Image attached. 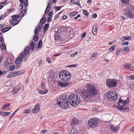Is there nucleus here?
Returning <instances> with one entry per match:
<instances>
[{
	"mask_svg": "<svg viewBox=\"0 0 134 134\" xmlns=\"http://www.w3.org/2000/svg\"><path fill=\"white\" fill-rule=\"evenodd\" d=\"M51 21V19L50 17H48L47 19V22L50 23Z\"/></svg>",
	"mask_w": 134,
	"mask_h": 134,
	"instance_id": "53",
	"label": "nucleus"
},
{
	"mask_svg": "<svg viewBox=\"0 0 134 134\" xmlns=\"http://www.w3.org/2000/svg\"><path fill=\"white\" fill-rule=\"evenodd\" d=\"M53 14V12L52 11H51L48 14V16L50 17Z\"/></svg>",
	"mask_w": 134,
	"mask_h": 134,
	"instance_id": "55",
	"label": "nucleus"
},
{
	"mask_svg": "<svg viewBox=\"0 0 134 134\" xmlns=\"http://www.w3.org/2000/svg\"><path fill=\"white\" fill-rule=\"evenodd\" d=\"M30 48L29 46H26L25 49H24V54L23 53H21L20 54V56L23 58V59L25 58V55H27L30 52Z\"/></svg>",
	"mask_w": 134,
	"mask_h": 134,
	"instance_id": "13",
	"label": "nucleus"
},
{
	"mask_svg": "<svg viewBox=\"0 0 134 134\" xmlns=\"http://www.w3.org/2000/svg\"><path fill=\"white\" fill-rule=\"evenodd\" d=\"M54 78V75L53 74H51L48 77V81H52Z\"/></svg>",
	"mask_w": 134,
	"mask_h": 134,
	"instance_id": "25",
	"label": "nucleus"
},
{
	"mask_svg": "<svg viewBox=\"0 0 134 134\" xmlns=\"http://www.w3.org/2000/svg\"><path fill=\"white\" fill-rule=\"evenodd\" d=\"M14 10V9H11L9 10L8 11V14L12 12Z\"/></svg>",
	"mask_w": 134,
	"mask_h": 134,
	"instance_id": "52",
	"label": "nucleus"
},
{
	"mask_svg": "<svg viewBox=\"0 0 134 134\" xmlns=\"http://www.w3.org/2000/svg\"><path fill=\"white\" fill-rule=\"evenodd\" d=\"M71 75L70 73L68 71L64 70L60 72L59 74L60 78L63 81H66L70 79Z\"/></svg>",
	"mask_w": 134,
	"mask_h": 134,
	"instance_id": "4",
	"label": "nucleus"
},
{
	"mask_svg": "<svg viewBox=\"0 0 134 134\" xmlns=\"http://www.w3.org/2000/svg\"><path fill=\"white\" fill-rule=\"evenodd\" d=\"M77 132V131L76 128H74V127L72 129L71 131V134H74Z\"/></svg>",
	"mask_w": 134,
	"mask_h": 134,
	"instance_id": "24",
	"label": "nucleus"
},
{
	"mask_svg": "<svg viewBox=\"0 0 134 134\" xmlns=\"http://www.w3.org/2000/svg\"><path fill=\"white\" fill-rule=\"evenodd\" d=\"M47 130H46V129L43 130H42L41 132L43 134V133H45L46 132H47Z\"/></svg>",
	"mask_w": 134,
	"mask_h": 134,
	"instance_id": "56",
	"label": "nucleus"
},
{
	"mask_svg": "<svg viewBox=\"0 0 134 134\" xmlns=\"http://www.w3.org/2000/svg\"><path fill=\"white\" fill-rule=\"evenodd\" d=\"M26 9L23 10L20 13L19 15L20 17H23L25 14L26 13Z\"/></svg>",
	"mask_w": 134,
	"mask_h": 134,
	"instance_id": "20",
	"label": "nucleus"
},
{
	"mask_svg": "<svg viewBox=\"0 0 134 134\" xmlns=\"http://www.w3.org/2000/svg\"><path fill=\"white\" fill-rule=\"evenodd\" d=\"M15 67V66L14 65L12 66V65H11L10 66V67L9 68V70L10 71H12L14 70Z\"/></svg>",
	"mask_w": 134,
	"mask_h": 134,
	"instance_id": "44",
	"label": "nucleus"
},
{
	"mask_svg": "<svg viewBox=\"0 0 134 134\" xmlns=\"http://www.w3.org/2000/svg\"><path fill=\"white\" fill-rule=\"evenodd\" d=\"M52 5L51 0H48V3L45 10L44 14H47L48 13L50 10L51 5Z\"/></svg>",
	"mask_w": 134,
	"mask_h": 134,
	"instance_id": "15",
	"label": "nucleus"
},
{
	"mask_svg": "<svg viewBox=\"0 0 134 134\" xmlns=\"http://www.w3.org/2000/svg\"><path fill=\"white\" fill-rule=\"evenodd\" d=\"M131 39V38L130 36H128V37L124 36L123 38H121V40L122 41H123L125 40H130Z\"/></svg>",
	"mask_w": 134,
	"mask_h": 134,
	"instance_id": "23",
	"label": "nucleus"
},
{
	"mask_svg": "<svg viewBox=\"0 0 134 134\" xmlns=\"http://www.w3.org/2000/svg\"><path fill=\"white\" fill-rule=\"evenodd\" d=\"M28 0H24L23 4L24 7H27L28 5Z\"/></svg>",
	"mask_w": 134,
	"mask_h": 134,
	"instance_id": "35",
	"label": "nucleus"
},
{
	"mask_svg": "<svg viewBox=\"0 0 134 134\" xmlns=\"http://www.w3.org/2000/svg\"><path fill=\"white\" fill-rule=\"evenodd\" d=\"M0 46L2 49V50H4L6 48V47L5 45L3 43H1Z\"/></svg>",
	"mask_w": 134,
	"mask_h": 134,
	"instance_id": "36",
	"label": "nucleus"
},
{
	"mask_svg": "<svg viewBox=\"0 0 134 134\" xmlns=\"http://www.w3.org/2000/svg\"><path fill=\"white\" fill-rule=\"evenodd\" d=\"M57 102L58 105L62 108L66 109L69 107L68 98L66 96H62L58 98Z\"/></svg>",
	"mask_w": 134,
	"mask_h": 134,
	"instance_id": "3",
	"label": "nucleus"
},
{
	"mask_svg": "<svg viewBox=\"0 0 134 134\" xmlns=\"http://www.w3.org/2000/svg\"><path fill=\"white\" fill-rule=\"evenodd\" d=\"M20 7V10H22L23 8V3H21V4L19 5Z\"/></svg>",
	"mask_w": 134,
	"mask_h": 134,
	"instance_id": "58",
	"label": "nucleus"
},
{
	"mask_svg": "<svg viewBox=\"0 0 134 134\" xmlns=\"http://www.w3.org/2000/svg\"><path fill=\"white\" fill-rule=\"evenodd\" d=\"M22 58H23L21 56V57H20L17 58L15 60V63L16 64H18L20 63L21 62Z\"/></svg>",
	"mask_w": 134,
	"mask_h": 134,
	"instance_id": "19",
	"label": "nucleus"
},
{
	"mask_svg": "<svg viewBox=\"0 0 134 134\" xmlns=\"http://www.w3.org/2000/svg\"><path fill=\"white\" fill-rule=\"evenodd\" d=\"M120 52V51L119 50H117L115 52L116 55H119Z\"/></svg>",
	"mask_w": 134,
	"mask_h": 134,
	"instance_id": "54",
	"label": "nucleus"
},
{
	"mask_svg": "<svg viewBox=\"0 0 134 134\" xmlns=\"http://www.w3.org/2000/svg\"><path fill=\"white\" fill-rule=\"evenodd\" d=\"M97 16V15L96 14L94 13L92 15V17L93 18H95Z\"/></svg>",
	"mask_w": 134,
	"mask_h": 134,
	"instance_id": "49",
	"label": "nucleus"
},
{
	"mask_svg": "<svg viewBox=\"0 0 134 134\" xmlns=\"http://www.w3.org/2000/svg\"><path fill=\"white\" fill-rule=\"evenodd\" d=\"M88 123L89 126L91 128H96L97 126L98 121L96 119L92 118L88 120Z\"/></svg>",
	"mask_w": 134,
	"mask_h": 134,
	"instance_id": "7",
	"label": "nucleus"
},
{
	"mask_svg": "<svg viewBox=\"0 0 134 134\" xmlns=\"http://www.w3.org/2000/svg\"><path fill=\"white\" fill-rule=\"evenodd\" d=\"M54 8L56 10H60L61 7H60L57 6H55L54 7Z\"/></svg>",
	"mask_w": 134,
	"mask_h": 134,
	"instance_id": "47",
	"label": "nucleus"
},
{
	"mask_svg": "<svg viewBox=\"0 0 134 134\" xmlns=\"http://www.w3.org/2000/svg\"><path fill=\"white\" fill-rule=\"evenodd\" d=\"M38 39V37L36 35H34V37L33 38V40L34 41L36 42H37Z\"/></svg>",
	"mask_w": 134,
	"mask_h": 134,
	"instance_id": "37",
	"label": "nucleus"
},
{
	"mask_svg": "<svg viewBox=\"0 0 134 134\" xmlns=\"http://www.w3.org/2000/svg\"><path fill=\"white\" fill-rule=\"evenodd\" d=\"M42 45V41L41 40L39 41L38 44V48H41Z\"/></svg>",
	"mask_w": 134,
	"mask_h": 134,
	"instance_id": "40",
	"label": "nucleus"
},
{
	"mask_svg": "<svg viewBox=\"0 0 134 134\" xmlns=\"http://www.w3.org/2000/svg\"><path fill=\"white\" fill-rule=\"evenodd\" d=\"M122 2L124 4L128 3L129 2V0H121Z\"/></svg>",
	"mask_w": 134,
	"mask_h": 134,
	"instance_id": "45",
	"label": "nucleus"
},
{
	"mask_svg": "<svg viewBox=\"0 0 134 134\" xmlns=\"http://www.w3.org/2000/svg\"><path fill=\"white\" fill-rule=\"evenodd\" d=\"M18 88L19 91L20 90H23L24 89V86L23 85H21Z\"/></svg>",
	"mask_w": 134,
	"mask_h": 134,
	"instance_id": "43",
	"label": "nucleus"
},
{
	"mask_svg": "<svg viewBox=\"0 0 134 134\" xmlns=\"http://www.w3.org/2000/svg\"><path fill=\"white\" fill-rule=\"evenodd\" d=\"M41 88L43 90L38 89V91L39 93L41 94H44L47 93L48 92V90L46 89V83L44 82L41 83Z\"/></svg>",
	"mask_w": 134,
	"mask_h": 134,
	"instance_id": "8",
	"label": "nucleus"
},
{
	"mask_svg": "<svg viewBox=\"0 0 134 134\" xmlns=\"http://www.w3.org/2000/svg\"><path fill=\"white\" fill-rule=\"evenodd\" d=\"M67 18V16L66 15H64L62 18V19H65Z\"/></svg>",
	"mask_w": 134,
	"mask_h": 134,
	"instance_id": "60",
	"label": "nucleus"
},
{
	"mask_svg": "<svg viewBox=\"0 0 134 134\" xmlns=\"http://www.w3.org/2000/svg\"><path fill=\"white\" fill-rule=\"evenodd\" d=\"M107 97L108 98H111L113 100H115L117 98V96L115 91H111L107 93Z\"/></svg>",
	"mask_w": 134,
	"mask_h": 134,
	"instance_id": "9",
	"label": "nucleus"
},
{
	"mask_svg": "<svg viewBox=\"0 0 134 134\" xmlns=\"http://www.w3.org/2000/svg\"><path fill=\"white\" fill-rule=\"evenodd\" d=\"M130 78L131 80L134 79V75H131L130 76Z\"/></svg>",
	"mask_w": 134,
	"mask_h": 134,
	"instance_id": "62",
	"label": "nucleus"
},
{
	"mask_svg": "<svg viewBox=\"0 0 134 134\" xmlns=\"http://www.w3.org/2000/svg\"><path fill=\"white\" fill-rule=\"evenodd\" d=\"M80 100V96L76 94H72L68 97V102L70 105L75 107L78 105Z\"/></svg>",
	"mask_w": 134,
	"mask_h": 134,
	"instance_id": "2",
	"label": "nucleus"
},
{
	"mask_svg": "<svg viewBox=\"0 0 134 134\" xmlns=\"http://www.w3.org/2000/svg\"><path fill=\"white\" fill-rule=\"evenodd\" d=\"M11 27H6L5 28H4L2 29L1 30V31L3 32H5L8 31L11 29Z\"/></svg>",
	"mask_w": 134,
	"mask_h": 134,
	"instance_id": "22",
	"label": "nucleus"
},
{
	"mask_svg": "<svg viewBox=\"0 0 134 134\" xmlns=\"http://www.w3.org/2000/svg\"><path fill=\"white\" fill-rule=\"evenodd\" d=\"M129 9H125L124 11V14L127 15L128 17L130 18H134V14L132 13L131 11L130 8Z\"/></svg>",
	"mask_w": 134,
	"mask_h": 134,
	"instance_id": "11",
	"label": "nucleus"
},
{
	"mask_svg": "<svg viewBox=\"0 0 134 134\" xmlns=\"http://www.w3.org/2000/svg\"><path fill=\"white\" fill-rule=\"evenodd\" d=\"M49 24H45L43 30L44 32H46L47 30L48 29L49 26Z\"/></svg>",
	"mask_w": 134,
	"mask_h": 134,
	"instance_id": "29",
	"label": "nucleus"
},
{
	"mask_svg": "<svg viewBox=\"0 0 134 134\" xmlns=\"http://www.w3.org/2000/svg\"><path fill=\"white\" fill-rule=\"evenodd\" d=\"M77 54V52H76L74 53H73L71 54L70 55L71 57H73L74 56L76 55Z\"/></svg>",
	"mask_w": 134,
	"mask_h": 134,
	"instance_id": "61",
	"label": "nucleus"
},
{
	"mask_svg": "<svg viewBox=\"0 0 134 134\" xmlns=\"http://www.w3.org/2000/svg\"><path fill=\"white\" fill-rule=\"evenodd\" d=\"M74 4H75L76 5H78V6H79L80 7H81V6L79 2H75Z\"/></svg>",
	"mask_w": 134,
	"mask_h": 134,
	"instance_id": "50",
	"label": "nucleus"
},
{
	"mask_svg": "<svg viewBox=\"0 0 134 134\" xmlns=\"http://www.w3.org/2000/svg\"><path fill=\"white\" fill-rule=\"evenodd\" d=\"M77 13H78L77 12H73L71 13L70 14V16L71 17L74 16L77 14Z\"/></svg>",
	"mask_w": 134,
	"mask_h": 134,
	"instance_id": "33",
	"label": "nucleus"
},
{
	"mask_svg": "<svg viewBox=\"0 0 134 134\" xmlns=\"http://www.w3.org/2000/svg\"><path fill=\"white\" fill-rule=\"evenodd\" d=\"M122 44L123 45H127L129 44V42H123Z\"/></svg>",
	"mask_w": 134,
	"mask_h": 134,
	"instance_id": "57",
	"label": "nucleus"
},
{
	"mask_svg": "<svg viewBox=\"0 0 134 134\" xmlns=\"http://www.w3.org/2000/svg\"><path fill=\"white\" fill-rule=\"evenodd\" d=\"M80 16H81V15H80V14H78L77 15V16L76 17L74 18V20H76V19H77L78 18L80 17Z\"/></svg>",
	"mask_w": 134,
	"mask_h": 134,
	"instance_id": "59",
	"label": "nucleus"
},
{
	"mask_svg": "<svg viewBox=\"0 0 134 134\" xmlns=\"http://www.w3.org/2000/svg\"><path fill=\"white\" fill-rule=\"evenodd\" d=\"M19 15H13L12 16V19H18L19 17Z\"/></svg>",
	"mask_w": 134,
	"mask_h": 134,
	"instance_id": "39",
	"label": "nucleus"
},
{
	"mask_svg": "<svg viewBox=\"0 0 134 134\" xmlns=\"http://www.w3.org/2000/svg\"><path fill=\"white\" fill-rule=\"evenodd\" d=\"M116 48V46L115 45H113L109 49V51L110 52H111L113 51Z\"/></svg>",
	"mask_w": 134,
	"mask_h": 134,
	"instance_id": "31",
	"label": "nucleus"
},
{
	"mask_svg": "<svg viewBox=\"0 0 134 134\" xmlns=\"http://www.w3.org/2000/svg\"><path fill=\"white\" fill-rule=\"evenodd\" d=\"M107 86L109 88L115 87L117 85V82L115 79H107L106 80Z\"/></svg>",
	"mask_w": 134,
	"mask_h": 134,
	"instance_id": "6",
	"label": "nucleus"
},
{
	"mask_svg": "<svg viewBox=\"0 0 134 134\" xmlns=\"http://www.w3.org/2000/svg\"><path fill=\"white\" fill-rule=\"evenodd\" d=\"M58 85L60 86L63 87H65L66 85V83H63L62 82H59L58 83Z\"/></svg>",
	"mask_w": 134,
	"mask_h": 134,
	"instance_id": "30",
	"label": "nucleus"
},
{
	"mask_svg": "<svg viewBox=\"0 0 134 134\" xmlns=\"http://www.w3.org/2000/svg\"><path fill=\"white\" fill-rule=\"evenodd\" d=\"M40 109V106L38 104H36L34 108L32 110V113H37L39 112Z\"/></svg>",
	"mask_w": 134,
	"mask_h": 134,
	"instance_id": "14",
	"label": "nucleus"
},
{
	"mask_svg": "<svg viewBox=\"0 0 134 134\" xmlns=\"http://www.w3.org/2000/svg\"><path fill=\"white\" fill-rule=\"evenodd\" d=\"M129 102V100L127 99L124 101L121 99H120L119 101L118 105L116 106V108L121 111L125 110V108L122 107L126 106Z\"/></svg>",
	"mask_w": 134,
	"mask_h": 134,
	"instance_id": "5",
	"label": "nucleus"
},
{
	"mask_svg": "<svg viewBox=\"0 0 134 134\" xmlns=\"http://www.w3.org/2000/svg\"><path fill=\"white\" fill-rule=\"evenodd\" d=\"M97 31V26L96 25H94L93 27L92 32L94 34H96Z\"/></svg>",
	"mask_w": 134,
	"mask_h": 134,
	"instance_id": "21",
	"label": "nucleus"
},
{
	"mask_svg": "<svg viewBox=\"0 0 134 134\" xmlns=\"http://www.w3.org/2000/svg\"><path fill=\"white\" fill-rule=\"evenodd\" d=\"M10 106V104L9 103L7 104L4 105L2 107V109H4L7 107H9Z\"/></svg>",
	"mask_w": 134,
	"mask_h": 134,
	"instance_id": "42",
	"label": "nucleus"
},
{
	"mask_svg": "<svg viewBox=\"0 0 134 134\" xmlns=\"http://www.w3.org/2000/svg\"><path fill=\"white\" fill-rule=\"evenodd\" d=\"M10 113L9 112H0V115L4 116H7L10 114Z\"/></svg>",
	"mask_w": 134,
	"mask_h": 134,
	"instance_id": "28",
	"label": "nucleus"
},
{
	"mask_svg": "<svg viewBox=\"0 0 134 134\" xmlns=\"http://www.w3.org/2000/svg\"><path fill=\"white\" fill-rule=\"evenodd\" d=\"M110 129L111 130L114 132H117L119 129V126H110Z\"/></svg>",
	"mask_w": 134,
	"mask_h": 134,
	"instance_id": "17",
	"label": "nucleus"
},
{
	"mask_svg": "<svg viewBox=\"0 0 134 134\" xmlns=\"http://www.w3.org/2000/svg\"><path fill=\"white\" fill-rule=\"evenodd\" d=\"M46 21V19L44 17H43L42 18L41 20L40 23H41V24H44Z\"/></svg>",
	"mask_w": 134,
	"mask_h": 134,
	"instance_id": "32",
	"label": "nucleus"
},
{
	"mask_svg": "<svg viewBox=\"0 0 134 134\" xmlns=\"http://www.w3.org/2000/svg\"><path fill=\"white\" fill-rule=\"evenodd\" d=\"M19 91L18 88L15 87L12 90V92L13 94H15Z\"/></svg>",
	"mask_w": 134,
	"mask_h": 134,
	"instance_id": "27",
	"label": "nucleus"
},
{
	"mask_svg": "<svg viewBox=\"0 0 134 134\" xmlns=\"http://www.w3.org/2000/svg\"><path fill=\"white\" fill-rule=\"evenodd\" d=\"M129 50L130 49L127 46L124 49H123L122 51H129Z\"/></svg>",
	"mask_w": 134,
	"mask_h": 134,
	"instance_id": "46",
	"label": "nucleus"
},
{
	"mask_svg": "<svg viewBox=\"0 0 134 134\" xmlns=\"http://www.w3.org/2000/svg\"><path fill=\"white\" fill-rule=\"evenodd\" d=\"M71 124L75 125H78L79 124V122L76 119L73 118L72 119Z\"/></svg>",
	"mask_w": 134,
	"mask_h": 134,
	"instance_id": "16",
	"label": "nucleus"
},
{
	"mask_svg": "<svg viewBox=\"0 0 134 134\" xmlns=\"http://www.w3.org/2000/svg\"><path fill=\"white\" fill-rule=\"evenodd\" d=\"M86 35V33L85 32H84L83 34L81 35V37L82 38L84 37Z\"/></svg>",
	"mask_w": 134,
	"mask_h": 134,
	"instance_id": "64",
	"label": "nucleus"
},
{
	"mask_svg": "<svg viewBox=\"0 0 134 134\" xmlns=\"http://www.w3.org/2000/svg\"><path fill=\"white\" fill-rule=\"evenodd\" d=\"M131 65L130 64H126L124 66V68L126 69H131Z\"/></svg>",
	"mask_w": 134,
	"mask_h": 134,
	"instance_id": "26",
	"label": "nucleus"
},
{
	"mask_svg": "<svg viewBox=\"0 0 134 134\" xmlns=\"http://www.w3.org/2000/svg\"><path fill=\"white\" fill-rule=\"evenodd\" d=\"M31 111V109L29 108L25 110L24 112V114L28 113L30 112Z\"/></svg>",
	"mask_w": 134,
	"mask_h": 134,
	"instance_id": "41",
	"label": "nucleus"
},
{
	"mask_svg": "<svg viewBox=\"0 0 134 134\" xmlns=\"http://www.w3.org/2000/svg\"><path fill=\"white\" fill-rule=\"evenodd\" d=\"M25 71L24 70L19 71H13L10 73L8 75L7 77L8 78H12L16 76H20Z\"/></svg>",
	"mask_w": 134,
	"mask_h": 134,
	"instance_id": "10",
	"label": "nucleus"
},
{
	"mask_svg": "<svg viewBox=\"0 0 134 134\" xmlns=\"http://www.w3.org/2000/svg\"><path fill=\"white\" fill-rule=\"evenodd\" d=\"M46 60L48 63H51V60L50 58L49 57H47V58Z\"/></svg>",
	"mask_w": 134,
	"mask_h": 134,
	"instance_id": "51",
	"label": "nucleus"
},
{
	"mask_svg": "<svg viewBox=\"0 0 134 134\" xmlns=\"http://www.w3.org/2000/svg\"><path fill=\"white\" fill-rule=\"evenodd\" d=\"M8 0H5L3 1L2 2H0V4H5L7 2Z\"/></svg>",
	"mask_w": 134,
	"mask_h": 134,
	"instance_id": "48",
	"label": "nucleus"
},
{
	"mask_svg": "<svg viewBox=\"0 0 134 134\" xmlns=\"http://www.w3.org/2000/svg\"><path fill=\"white\" fill-rule=\"evenodd\" d=\"M42 28V25H40L38 26V29L39 30L41 29Z\"/></svg>",
	"mask_w": 134,
	"mask_h": 134,
	"instance_id": "63",
	"label": "nucleus"
},
{
	"mask_svg": "<svg viewBox=\"0 0 134 134\" xmlns=\"http://www.w3.org/2000/svg\"><path fill=\"white\" fill-rule=\"evenodd\" d=\"M87 90H84L82 92L81 97L85 101H89L93 96L96 95L98 91L95 86L92 83H88L86 86Z\"/></svg>",
	"mask_w": 134,
	"mask_h": 134,
	"instance_id": "1",
	"label": "nucleus"
},
{
	"mask_svg": "<svg viewBox=\"0 0 134 134\" xmlns=\"http://www.w3.org/2000/svg\"><path fill=\"white\" fill-rule=\"evenodd\" d=\"M83 13L84 15L87 16H88L89 13L86 10H83Z\"/></svg>",
	"mask_w": 134,
	"mask_h": 134,
	"instance_id": "34",
	"label": "nucleus"
},
{
	"mask_svg": "<svg viewBox=\"0 0 134 134\" xmlns=\"http://www.w3.org/2000/svg\"><path fill=\"white\" fill-rule=\"evenodd\" d=\"M35 47V43L34 42H32L30 44V48L32 50H33Z\"/></svg>",
	"mask_w": 134,
	"mask_h": 134,
	"instance_id": "38",
	"label": "nucleus"
},
{
	"mask_svg": "<svg viewBox=\"0 0 134 134\" xmlns=\"http://www.w3.org/2000/svg\"><path fill=\"white\" fill-rule=\"evenodd\" d=\"M13 63V61L10 58H8L7 60L5 62V67L6 69H8L10 67Z\"/></svg>",
	"mask_w": 134,
	"mask_h": 134,
	"instance_id": "12",
	"label": "nucleus"
},
{
	"mask_svg": "<svg viewBox=\"0 0 134 134\" xmlns=\"http://www.w3.org/2000/svg\"><path fill=\"white\" fill-rule=\"evenodd\" d=\"M19 23L18 20L16 19H12L10 21V23L13 26L15 25L18 24Z\"/></svg>",
	"mask_w": 134,
	"mask_h": 134,
	"instance_id": "18",
	"label": "nucleus"
}]
</instances>
